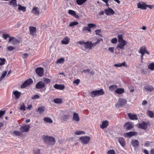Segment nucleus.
<instances>
[{"label":"nucleus","instance_id":"1","mask_svg":"<svg viewBox=\"0 0 154 154\" xmlns=\"http://www.w3.org/2000/svg\"><path fill=\"white\" fill-rule=\"evenodd\" d=\"M42 138L45 143L48 145L54 144L56 142L55 138L53 137L44 135Z\"/></svg>","mask_w":154,"mask_h":154},{"label":"nucleus","instance_id":"2","mask_svg":"<svg viewBox=\"0 0 154 154\" xmlns=\"http://www.w3.org/2000/svg\"><path fill=\"white\" fill-rule=\"evenodd\" d=\"M127 100L124 98H119L118 100L117 103L116 104L115 106L117 108L123 106L127 103Z\"/></svg>","mask_w":154,"mask_h":154},{"label":"nucleus","instance_id":"3","mask_svg":"<svg viewBox=\"0 0 154 154\" xmlns=\"http://www.w3.org/2000/svg\"><path fill=\"white\" fill-rule=\"evenodd\" d=\"M134 126V124L130 122H128L126 123L123 125L124 128L126 131L130 130L131 128H133Z\"/></svg>","mask_w":154,"mask_h":154},{"label":"nucleus","instance_id":"4","mask_svg":"<svg viewBox=\"0 0 154 154\" xmlns=\"http://www.w3.org/2000/svg\"><path fill=\"white\" fill-rule=\"evenodd\" d=\"M33 82L32 80L31 79H29L24 82L21 85V88H24L28 86L31 85Z\"/></svg>","mask_w":154,"mask_h":154},{"label":"nucleus","instance_id":"5","mask_svg":"<svg viewBox=\"0 0 154 154\" xmlns=\"http://www.w3.org/2000/svg\"><path fill=\"white\" fill-rule=\"evenodd\" d=\"M79 140L83 144H87L90 141V138L88 136H83L81 137Z\"/></svg>","mask_w":154,"mask_h":154},{"label":"nucleus","instance_id":"6","mask_svg":"<svg viewBox=\"0 0 154 154\" xmlns=\"http://www.w3.org/2000/svg\"><path fill=\"white\" fill-rule=\"evenodd\" d=\"M30 128V125H25L19 128L20 131L22 132H26L29 131Z\"/></svg>","mask_w":154,"mask_h":154},{"label":"nucleus","instance_id":"7","mask_svg":"<svg viewBox=\"0 0 154 154\" xmlns=\"http://www.w3.org/2000/svg\"><path fill=\"white\" fill-rule=\"evenodd\" d=\"M45 83L42 81H39L35 85V88L36 89H42L45 87Z\"/></svg>","mask_w":154,"mask_h":154},{"label":"nucleus","instance_id":"8","mask_svg":"<svg viewBox=\"0 0 154 154\" xmlns=\"http://www.w3.org/2000/svg\"><path fill=\"white\" fill-rule=\"evenodd\" d=\"M35 71L37 75L40 77L43 76L44 73V69L42 67H38L35 70Z\"/></svg>","mask_w":154,"mask_h":154},{"label":"nucleus","instance_id":"9","mask_svg":"<svg viewBox=\"0 0 154 154\" xmlns=\"http://www.w3.org/2000/svg\"><path fill=\"white\" fill-rule=\"evenodd\" d=\"M148 124V122H143L142 123L138 124V127L139 128L145 130L147 128Z\"/></svg>","mask_w":154,"mask_h":154},{"label":"nucleus","instance_id":"10","mask_svg":"<svg viewBox=\"0 0 154 154\" xmlns=\"http://www.w3.org/2000/svg\"><path fill=\"white\" fill-rule=\"evenodd\" d=\"M12 42L11 43L13 45L20 43L19 41L14 37H10L9 38L8 42Z\"/></svg>","mask_w":154,"mask_h":154},{"label":"nucleus","instance_id":"11","mask_svg":"<svg viewBox=\"0 0 154 154\" xmlns=\"http://www.w3.org/2000/svg\"><path fill=\"white\" fill-rule=\"evenodd\" d=\"M105 12L107 15H113L115 13V12L111 8H108V9L105 10Z\"/></svg>","mask_w":154,"mask_h":154},{"label":"nucleus","instance_id":"12","mask_svg":"<svg viewBox=\"0 0 154 154\" xmlns=\"http://www.w3.org/2000/svg\"><path fill=\"white\" fill-rule=\"evenodd\" d=\"M30 34L32 36H34L36 35V28L33 26H30L29 27Z\"/></svg>","mask_w":154,"mask_h":154},{"label":"nucleus","instance_id":"13","mask_svg":"<svg viewBox=\"0 0 154 154\" xmlns=\"http://www.w3.org/2000/svg\"><path fill=\"white\" fill-rule=\"evenodd\" d=\"M143 2H139L137 4V8H140L142 10H146V5Z\"/></svg>","mask_w":154,"mask_h":154},{"label":"nucleus","instance_id":"14","mask_svg":"<svg viewBox=\"0 0 154 154\" xmlns=\"http://www.w3.org/2000/svg\"><path fill=\"white\" fill-rule=\"evenodd\" d=\"M137 132L134 131H130L129 132L125 133L124 134V136L126 137H131L132 136L136 135Z\"/></svg>","mask_w":154,"mask_h":154},{"label":"nucleus","instance_id":"15","mask_svg":"<svg viewBox=\"0 0 154 154\" xmlns=\"http://www.w3.org/2000/svg\"><path fill=\"white\" fill-rule=\"evenodd\" d=\"M128 115L129 118L131 120H137L138 119L137 116L136 114L128 113Z\"/></svg>","mask_w":154,"mask_h":154},{"label":"nucleus","instance_id":"16","mask_svg":"<svg viewBox=\"0 0 154 154\" xmlns=\"http://www.w3.org/2000/svg\"><path fill=\"white\" fill-rule=\"evenodd\" d=\"M32 12L33 14L38 15L39 13V10L38 7H34L32 8Z\"/></svg>","mask_w":154,"mask_h":154},{"label":"nucleus","instance_id":"17","mask_svg":"<svg viewBox=\"0 0 154 154\" xmlns=\"http://www.w3.org/2000/svg\"><path fill=\"white\" fill-rule=\"evenodd\" d=\"M108 125V122L106 120L103 121L102 124L100 125V128L102 129L106 128Z\"/></svg>","mask_w":154,"mask_h":154},{"label":"nucleus","instance_id":"18","mask_svg":"<svg viewBox=\"0 0 154 154\" xmlns=\"http://www.w3.org/2000/svg\"><path fill=\"white\" fill-rule=\"evenodd\" d=\"M54 87L56 89L58 90H63L64 88V86L63 85L55 84L54 85Z\"/></svg>","mask_w":154,"mask_h":154},{"label":"nucleus","instance_id":"19","mask_svg":"<svg viewBox=\"0 0 154 154\" xmlns=\"http://www.w3.org/2000/svg\"><path fill=\"white\" fill-rule=\"evenodd\" d=\"M153 87L151 85H146L144 88L143 90L145 91H151L153 89Z\"/></svg>","mask_w":154,"mask_h":154},{"label":"nucleus","instance_id":"20","mask_svg":"<svg viewBox=\"0 0 154 154\" xmlns=\"http://www.w3.org/2000/svg\"><path fill=\"white\" fill-rule=\"evenodd\" d=\"M92 47V43L91 42H86L85 48L87 49H91Z\"/></svg>","mask_w":154,"mask_h":154},{"label":"nucleus","instance_id":"21","mask_svg":"<svg viewBox=\"0 0 154 154\" xmlns=\"http://www.w3.org/2000/svg\"><path fill=\"white\" fill-rule=\"evenodd\" d=\"M119 142L121 145L123 147L125 145V142L123 137H119L118 139Z\"/></svg>","mask_w":154,"mask_h":154},{"label":"nucleus","instance_id":"22","mask_svg":"<svg viewBox=\"0 0 154 154\" xmlns=\"http://www.w3.org/2000/svg\"><path fill=\"white\" fill-rule=\"evenodd\" d=\"M73 120L76 122H79V118L77 113L74 112L73 114Z\"/></svg>","mask_w":154,"mask_h":154},{"label":"nucleus","instance_id":"23","mask_svg":"<svg viewBox=\"0 0 154 154\" xmlns=\"http://www.w3.org/2000/svg\"><path fill=\"white\" fill-rule=\"evenodd\" d=\"M69 38L68 37H66L64 38L62 40L61 42L63 44L67 45L69 43Z\"/></svg>","mask_w":154,"mask_h":154},{"label":"nucleus","instance_id":"24","mask_svg":"<svg viewBox=\"0 0 154 154\" xmlns=\"http://www.w3.org/2000/svg\"><path fill=\"white\" fill-rule=\"evenodd\" d=\"M9 5L12 6L13 7H15L17 6L16 0H11L9 2Z\"/></svg>","mask_w":154,"mask_h":154},{"label":"nucleus","instance_id":"25","mask_svg":"<svg viewBox=\"0 0 154 154\" xmlns=\"http://www.w3.org/2000/svg\"><path fill=\"white\" fill-rule=\"evenodd\" d=\"M45 110V107L44 106H42L38 107L36 111L38 112L40 114H42Z\"/></svg>","mask_w":154,"mask_h":154},{"label":"nucleus","instance_id":"26","mask_svg":"<svg viewBox=\"0 0 154 154\" xmlns=\"http://www.w3.org/2000/svg\"><path fill=\"white\" fill-rule=\"evenodd\" d=\"M125 92L123 88H118L115 91V92L118 94H121Z\"/></svg>","mask_w":154,"mask_h":154},{"label":"nucleus","instance_id":"27","mask_svg":"<svg viewBox=\"0 0 154 154\" xmlns=\"http://www.w3.org/2000/svg\"><path fill=\"white\" fill-rule=\"evenodd\" d=\"M97 96L102 95L104 94L105 93L103 89H100L99 90H95Z\"/></svg>","mask_w":154,"mask_h":154},{"label":"nucleus","instance_id":"28","mask_svg":"<svg viewBox=\"0 0 154 154\" xmlns=\"http://www.w3.org/2000/svg\"><path fill=\"white\" fill-rule=\"evenodd\" d=\"M131 143L134 147H137L139 145V142L137 140H132Z\"/></svg>","mask_w":154,"mask_h":154},{"label":"nucleus","instance_id":"29","mask_svg":"<svg viewBox=\"0 0 154 154\" xmlns=\"http://www.w3.org/2000/svg\"><path fill=\"white\" fill-rule=\"evenodd\" d=\"M44 121L46 123H51L53 122L52 120L50 118L46 117L44 118Z\"/></svg>","mask_w":154,"mask_h":154},{"label":"nucleus","instance_id":"30","mask_svg":"<svg viewBox=\"0 0 154 154\" xmlns=\"http://www.w3.org/2000/svg\"><path fill=\"white\" fill-rule=\"evenodd\" d=\"M54 102L56 103H60L62 102V99L60 98H56L53 100Z\"/></svg>","mask_w":154,"mask_h":154},{"label":"nucleus","instance_id":"31","mask_svg":"<svg viewBox=\"0 0 154 154\" xmlns=\"http://www.w3.org/2000/svg\"><path fill=\"white\" fill-rule=\"evenodd\" d=\"M13 94L15 96L16 99H18L19 98L21 94V93L16 91L13 92Z\"/></svg>","mask_w":154,"mask_h":154},{"label":"nucleus","instance_id":"32","mask_svg":"<svg viewBox=\"0 0 154 154\" xmlns=\"http://www.w3.org/2000/svg\"><path fill=\"white\" fill-rule=\"evenodd\" d=\"M22 132L18 131H13V133L16 136L21 137L22 135Z\"/></svg>","mask_w":154,"mask_h":154},{"label":"nucleus","instance_id":"33","mask_svg":"<svg viewBox=\"0 0 154 154\" xmlns=\"http://www.w3.org/2000/svg\"><path fill=\"white\" fill-rule=\"evenodd\" d=\"M18 10L20 11H22L23 12H25L26 10V8L25 7L22 6L20 5H18Z\"/></svg>","mask_w":154,"mask_h":154},{"label":"nucleus","instance_id":"34","mask_svg":"<svg viewBox=\"0 0 154 154\" xmlns=\"http://www.w3.org/2000/svg\"><path fill=\"white\" fill-rule=\"evenodd\" d=\"M45 83V85L46 84L47 85L49 84L51 81V80L48 78H44L43 79V81Z\"/></svg>","mask_w":154,"mask_h":154},{"label":"nucleus","instance_id":"35","mask_svg":"<svg viewBox=\"0 0 154 154\" xmlns=\"http://www.w3.org/2000/svg\"><path fill=\"white\" fill-rule=\"evenodd\" d=\"M146 51V49L144 47H141L140 48V53L141 54H143V55H144L145 53V51Z\"/></svg>","mask_w":154,"mask_h":154},{"label":"nucleus","instance_id":"36","mask_svg":"<svg viewBox=\"0 0 154 154\" xmlns=\"http://www.w3.org/2000/svg\"><path fill=\"white\" fill-rule=\"evenodd\" d=\"M87 0H76L77 4L79 5H81L85 2Z\"/></svg>","mask_w":154,"mask_h":154},{"label":"nucleus","instance_id":"37","mask_svg":"<svg viewBox=\"0 0 154 154\" xmlns=\"http://www.w3.org/2000/svg\"><path fill=\"white\" fill-rule=\"evenodd\" d=\"M87 30L89 32H91V30L90 28L88 26H83L82 30V31L83 32L84 31Z\"/></svg>","mask_w":154,"mask_h":154},{"label":"nucleus","instance_id":"38","mask_svg":"<svg viewBox=\"0 0 154 154\" xmlns=\"http://www.w3.org/2000/svg\"><path fill=\"white\" fill-rule=\"evenodd\" d=\"M148 67L149 69L152 70H154V63H149L148 65Z\"/></svg>","mask_w":154,"mask_h":154},{"label":"nucleus","instance_id":"39","mask_svg":"<svg viewBox=\"0 0 154 154\" xmlns=\"http://www.w3.org/2000/svg\"><path fill=\"white\" fill-rule=\"evenodd\" d=\"M85 132L84 131H76L74 133L76 135L85 134Z\"/></svg>","mask_w":154,"mask_h":154},{"label":"nucleus","instance_id":"40","mask_svg":"<svg viewBox=\"0 0 154 154\" xmlns=\"http://www.w3.org/2000/svg\"><path fill=\"white\" fill-rule=\"evenodd\" d=\"M89 95L92 97H94L97 96V94L95 91H92L89 94Z\"/></svg>","mask_w":154,"mask_h":154},{"label":"nucleus","instance_id":"41","mask_svg":"<svg viewBox=\"0 0 154 154\" xmlns=\"http://www.w3.org/2000/svg\"><path fill=\"white\" fill-rule=\"evenodd\" d=\"M78 24L79 23L77 21L71 22L69 25V26L70 27H73L75 25H78Z\"/></svg>","mask_w":154,"mask_h":154},{"label":"nucleus","instance_id":"42","mask_svg":"<svg viewBox=\"0 0 154 154\" xmlns=\"http://www.w3.org/2000/svg\"><path fill=\"white\" fill-rule=\"evenodd\" d=\"M117 87V86L116 85H111L109 87V89L110 91H112Z\"/></svg>","mask_w":154,"mask_h":154},{"label":"nucleus","instance_id":"43","mask_svg":"<svg viewBox=\"0 0 154 154\" xmlns=\"http://www.w3.org/2000/svg\"><path fill=\"white\" fill-rule=\"evenodd\" d=\"M15 47H13L11 46H8L6 48V49L8 50V51H11L15 49Z\"/></svg>","mask_w":154,"mask_h":154},{"label":"nucleus","instance_id":"44","mask_svg":"<svg viewBox=\"0 0 154 154\" xmlns=\"http://www.w3.org/2000/svg\"><path fill=\"white\" fill-rule=\"evenodd\" d=\"M64 62L63 58H61L59 59L57 61V63H63Z\"/></svg>","mask_w":154,"mask_h":154},{"label":"nucleus","instance_id":"45","mask_svg":"<svg viewBox=\"0 0 154 154\" xmlns=\"http://www.w3.org/2000/svg\"><path fill=\"white\" fill-rule=\"evenodd\" d=\"M124 45L121 44H119L118 45L116 48H117L118 50H119L120 49H123L124 48Z\"/></svg>","mask_w":154,"mask_h":154},{"label":"nucleus","instance_id":"46","mask_svg":"<svg viewBox=\"0 0 154 154\" xmlns=\"http://www.w3.org/2000/svg\"><path fill=\"white\" fill-rule=\"evenodd\" d=\"M5 58H0V65L2 66L4 65L5 62Z\"/></svg>","mask_w":154,"mask_h":154},{"label":"nucleus","instance_id":"47","mask_svg":"<svg viewBox=\"0 0 154 154\" xmlns=\"http://www.w3.org/2000/svg\"><path fill=\"white\" fill-rule=\"evenodd\" d=\"M148 115L150 118H152L153 117L154 114L152 112L149 111L148 112Z\"/></svg>","mask_w":154,"mask_h":154},{"label":"nucleus","instance_id":"48","mask_svg":"<svg viewBox=\"0 0 154 154\" xmlns=\"http://www.w3.org/2000/svg\"><path fill=\"white\" fill-rule=\"evenodd\" d=\"M69 117L70 116L69 114L64 115H63V119L64 121H66L69 118Z\"/></svg>","mask_w":154,"mask_h":154},{"label":"nucleus","instance_id":"49","mask_svg":"<svg viewBox=\"0 0 154 154\" xmlns=\"http://www.w3.org/2000/svg\"><path fill=\"white\" fill-rule=\"evenodd\" d=\"M68 13L69 14L73 16L75 14V12L73 10H69L68 11Z\"/></svg>","mask_w":154,"mask_h":154},{"label":"nucleus","instance_id":"50","mask_svg":"<svg viewBox=\"0 0 154 154\" xmlns=\"http://www.w3.org/2000/svg\"><path fill=\"white\" fill-rule=\"evenodd\" d=\"M107 154H116V152L114 150L111 149L108 151Z\"/></svg>","mask_w":154,"mask_h":154},{"label":"nucleus","instance_id":"51","mask_svg":"<svg viewBox=\"0 0 154 154\" xmlns=\"http://www.w3.org/2000/svg\"><path fill=\"white\" fill-rule=\"evenodd\" d=\"M119 42V44H121L124 46L126 45L127 43L126 41L124 40H122L120 42Z\"/></svg>","mask_w":154,"mask_h":154},{"label":"nucleus","instance_id":"52","mask_svg":"<svg viewBox=\"0 0 154 154\" xmlns=\"http://www.w3.org/2000/svg\"><path fill=\"white\" fill-rule=\"evenodd\" d=\"M3 37L5 39H6L8 38L11 37L10 36L7 34H4L3 35Z\"/></svg>","mask_w":154,"mask_h":154},{"label":"nucleus","instance_id":"53","mask_svg":"<svg viewBox=\"0 0 154 154\" xmlns=\"http://www.w3.org/2000/svg\"><path fill=\"white\" fill-rule=\"evenodd\" d=\"M118 41L119 42H120V41H122V40H124L123 38L122 35H118Z\"/></svg>","mask_w":154,"mask_h":154},{"label":"nucleus","instance_id":"54","mask_svg":"<svg viewBox=\"0 0 154 154\" xmlns=\"http://www.w3.org/2000/svg\"><path fill=\"white\" fill-rule=\"evenodd\" d=\"M114 48L113 47H109L108 49L109 51H110L112 53H113L114 52Z\"/></svg>","mask_w":154,"mask_h":154},{"label":"nucleus","instance_id":"55","mask_svg":"<svg viewBox=\"0 0 154 154\" xmlns=\"http://www.w3.org/2000/svg\"><path fill=\"white\" fill-rule=\"evenodd\" d=\"M7 72L6 71H5L3 73H2V75L1 77V79H3L6 76Z\"/></svg>","mask_w":154,"mask_h":154},{"label":"nucleus","instance_id":"56","mask_svg":"<svg viewBox=\"0 0 154 154\" xmlns=\"http://www.w3.org/2000/svg\"><path fill=\"white\" fill-rule=\"evenodd\" d=\"M88 26H89L90 29L91 28L94 27L96 26V25L93 23H89L88 24Z\"/></svg>","mask_w":154,"mask_h":154},{"label":"nucleus","instance_id":"57","mask_svg":"<svg viewBox=\"0 0 154 154\" xmlns=\"http://www.w3.org/2000/svg\"><path fill=\"white\" fill-rule=\"evenodd\" d=\"M117 39L116 38H112L111 40V42L112 43L115 44L117 43Z\"/></svg>","mask_w":154,"mask_h":154},{"label":"nucleus","instance_id":"58","mask_svg":"<svg viewBox=\"0 0 154 154\" xmlns=\"http://www.w3.org/2000/svg\"><path fill=\"white\" fill-rule=\"evenodd\" d=\"M39 97V96L38 94H35L31 97L32 99H38Z\"/></svg>","mask_w":154,"mask_h":154},{"label":"nucleus","instance_id":"59","mask_svg":"<svg viewBox=\"0 0 154 154\" xmlns=\"http://www.w3.org/2000/svg\"><path fill=\"white\" fill-rule=\"evenodd\" d=\"M95 33L96 35H99L101 32V29L96 30L95 31Z\"/></svg>","mask_w":154,"mask_h":154},{"label":"nucleus","instance_id":"60","mask_svg":"<svg viewBox=\"0 0 154 154\" xmlns=\"http://www.w3.org/2000/svg\"><path fill=\"white\" fill-rule=\"evenodd\" d=\"M20 109L21 110H23L24 111L26 110L24 104H23L21 105Z\"/></svg>","mask_w":154,"mask_h":154},{"label":"nucleus","instance_id":"61","mask_svg":"<svg viewBox=\"0 0 154 154\" xmlns=\"http://www.w3.org/2000/svg\"><path fill=\"white\" fill-rule=\"evenodd\" d=\"M5 112V110H4L2 111V110L0 111V118H1L2 116L3 115Z\"/></svg>","mask_w":154,"mask_h":154},{"label":"nucleus","instance_id":"62","mask_svg":"<svg viewBox=\"0 0 154 154\" xmlns=\"http://www.w3.org/2000/svg\"><path fill=\"white\" fill-rule=\"evenodd\" d=\"M80 80L79 79H77L76 80H75L74 82L73 83H74L76 84L77 85H78L80 82Z\"/></svg>","mask_w":154,"mask_h":154},{"label":"nucleus","instance_id":"63","mask_svg":"<svg viewBox=\"0 0 154 154\" xmlns=\"http://www.w3.org/2000/svg\"><path fill=\"white\" fill-rule=\"evenodd\" d=\"M78 43L81 45L83 44H85V45L86 42H85L84 41H79L78 42Z\"/></svg>","mask_w":154,"mask_h":154},{"label":"nucleus","instance_id":"64","mask_svg":"<svg viewBox=\"0 0 154 154\" xmlns=\"http://www.w3.org/2000/svg\"><path fill=\"white\" fill-rule=\"evenodd\" d=\"M40 151L39 149H38L34 151V154H40Z\"/></svg>","mask_w":154,"mask_h":154}]
</instances>
